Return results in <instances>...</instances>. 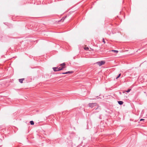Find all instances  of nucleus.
<instances>
[{"instance_id": "obj_1", "label": "nucleus", "mask_w": 147, "mask_h": 147, "mask_svg": "<svg viewBox=\"0 0 147 147\" xmlns=\"http://www.w3.org/2000/svg\"><path fill=\"white\" fill-rule=\"evenodd\" d=\"M105 63V62L104 61H98L96 62V63L99 66H101L104 64Z\"/></svg>"}, {"instance_id": "obj_2", "label": "nucleus", "mask_w": 147, "mask_h": 147, "mask_svg": "<svg viewBox=\"0 0 147 147\" xmlns=\"http://www.w3.org/2000/svg\"><path fill=\"white\" fill-rule=\"evenodd\" d=\"M97 105V103H90L89 104V106L91 108H93L95 106Z\"/></svg>"}, {"instance_id": "obj_3", "label": "nucleus", "mask_w": 147, "mask_h": 147, "mask_svg": "<svg viewBox=\"0 0 147 147\" xmlns=\"http://www.w3.org/2000/svg\"><path fill=\"white\" fill-rule=\"evenodd\" d=\"M73 72V71H68L66 72L62 73V74H72Z\"/></svg>"}, {"instance_id": "obj_4", "label": "nucleus", "mask_w": 147, "mask_h": 147, "mask_svg": "<svg viewBox=\"0 0 147 147\" xmlns=\"http://www.w3.org/2000/svg\"><path fill=\"white\" fill-rule=\"evenodd\" d=\"M95 107L93 109H94L95 110H96L98 109H100V107H99L98 105H97H97H96V106H95Z\"/></svg>"}, {"instance_id": "obj_5", "label": "nucleus", "mask_w": 147, "mask_h": 147, "mask_svg": "<svg viewBox=\"0 0 147 147\" xmlns=\"http://www.w3.org/2000/svg\"><path fill=\"white\" fill-rule=\"evenodd\" d=\"M65 68V66H63V67H59V68L58 67V71H59L62 70L63 69Z\"/></svg>"}, {"instance_id": "obj_6", "label": "nucleus", "mask_w": 147, "mask_h": 147, "mask_svg": "<svg viewBox=\"0 0 147 147\" xmlns=\"http://www.w3.org/2000/svg\"><path fill=\"white\" fill-rule=\"evenodd\" d=\"M53 71H58V67H53Z\"/></svg>"}, {"instance_id": "obj_7", "label": "nucleus", "mask_w": 147, "mask_h": 147, "mask_svg": "<svg viewBox=\"0 0 147 147\" xmlns=\"http://www.w3.org/2000/svg\"><path fill=\"white\" fill-rule=\"evenodd\" d=\"M24 78L20 79H19V82L21 83H23V81L24 80Z\"/></svg>"}, {"instance_id": "obj_8", "label": "nucleus", "mask_w": 147, "mask_h": 147, "mask_svg": "<svg viewBox=\"0 0 147 147\" xmlns=\"http://www.w3.org/2000/svg\"><path fill=\"white\" fill-rule=\"evenodd\" d=\"M118 102L120 105H122L123 104V102L122 101H118Z\"/></svg>"}, {"instance_id": "obj_9", "label": "nucleus", "mask_w": 147, "mask_h": 147, "mask_svg": "<svg viewBox=\"0 0 147 147\" xmlns=\"http://www.w3.org/2000/svg\"><path fill=\"white\" fill-rule=\"evenodd\" d=\"M30 124L31 125H33L34 124V122L33 121H30Z\"/></svg>"}, {"instance_id": "obj_10", "label": "nucleus", "mask_w": 147, "mask_h": 147, "mask_svg": "<svg viewBox=\"0 0 147 147\" xmlns=\"http://www.w3.org/2000/svg\"><path fill=\"white\" fill-rule=\"evenodd\" d=\"M65 63H64L61 64L60 65V66H61L62 67L63 66H65Z\"/></svg>"}, {"instance_id": "obj_11", "label": "nucleus", "mask_w": 147, "mask_h": 147, "mask_svg": "<svg viewBox=\"0 0 147 147\" xmlns=\"http://www.w3.org/2000/svg\"><path fill=\"white\" fill-rule=\"evenodd\" d=\"M121 75V74H119L118 76L116 78V79H117Z\"/></svg>"}, {"instance_id": "obj_12", "label": "nucleus", "mask_w": 147, "mask_h": 147, "mask_svg": "<svg viewBox=\"0 0 147 147\" xmlns=\"http://www.w3.org/2000/svg\"><path fill=\"white\" fill-rule=\"evenodd\" d=\"M112 51H114V52H115V53H117L118 52V51H117V50H112Z\"/></svg>"}, {"instance_id": "obj_13", "label": "nucleus", "mask_w": 147, "mask_h": 147, "mask_svg": "<svg viewBox=\"0 0 147 147\" xmlns=\"http://www.w3.org/2000/svg\"><path fill=\"white\" fill-rule=\"evenodd\" d=\"M131 90V89H128L127 91H126V92L128 93Z\"/></svg>"}, {"instance_id": "obj_14", "label": "nucleus", "mask_w": 147, "mask_h": 147, "mask_svg": "<svg viewBox=\"0 0 147 147\" xmlns=\"http://www.w3.org/2000/svg\"><path fill=\"white\" fill-rule=\"evenodd\" d=\"M102 42H104V44L105 43V40H104V38H103L102 39Z\"/></svg>"}, {"instance_id": "obj_15", "label": "nucleus", "mask_w": 147, "mask_h": 147, "mask_svg": "<svg viewBox=\"0 0 147 147\" xmlns=\"http://www.w3.org/2000/svg\"><path fill=\"white\" fill-rule=\"evenodd\" d=\"M84 49H85V50H88V47H85L84 48Z\"/></svg>"}, {"instance_id": "obj_16", "label": "nucleus", "mask_w": 147, "mask_h": 147, "mask_svg": "<svg viewBox=\"0 0 147 147\" xmlns=\"http://www.w3.org/2000/svg\"><path fill=\"white\" fill-rule=\"evenodd\" d=\"M66 18V17H65L64 18H63L61 19V20H63V21L65 20V18Z\"/></svg>"}, {"instance_id": "obj_17", "label": "nucleus", "mask_w": 147, "mask_h": 147, "mask_svg": "<svg viewBox=\"0 0 147 147\" xmlns=\"http://www.w3.org/2000/svg\"><path fill=\"white\" fill-rule=\"evenodd\" d=\"M144 119H141L140 120V121H143V120H144Z\"/></svg>"}, {"instance_id": "obj_18", "label": "nucleus", "mask_w": 147, "mask_h": 147, "mask_svg": "<svg viewBox=\"0 0 147 147\" xmlns=\"http://www.w3.org/2000/svg\"><path fill=\"white\" fill-rule=\"evenodd\" d=\"M62 114H63V112H62Z\"/></svg>"}]
</instances>
